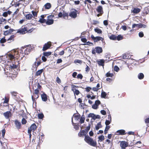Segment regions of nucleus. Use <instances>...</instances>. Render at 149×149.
<instances>
[{"label": "nucleus", "instance_id": "nucleus-25", "mask_svg": "<svg viewBox=\"0 0 149 149\" xmlns=\"http://www.w3.org/2000/svg\"><path fill=\"white\" fill-rule=\"evenodd\" d=\"M125 131L123 130H118L117 131V133L118 134L124 135L125 134Z\"/></svg>", "mask_w": 149, "mask_h": 149}, {"label": "nucleus", "instance_id": "nucleus-24", "mask_svg": "<svg viewBox=\"0 0 149 149\" xmlns=\"http://www.w3.org/2000/svg\"><path fill=\"white\" fill-rule=\"evenodd\" d=\"M39 93V90L37 89H36L34 90L33 93L34 95H37V96H36V95H35L36 99H37L39 97V96L38 95Z\"/></svg>", "mask_w": 149, "mask_h": 149}, {"label": "nucleus", "instance_id": "nucleus-23", "mask_svg": "<svg viewBox=\"0 0 149 149\" xmlns=\"http://www.w3.org/2000/svg\"><path fill=\"white\" fill-rule=\"evenodd\" d=\"M23 26H22L20 29H19V30H18L17 31V33H19L22 34H24L25 33V32L26 31H25L24 27V28H23Z\"/></svg>", "mask_w": 149, "mask_h": 149}, {"label": "nucleus", "instance_id": "nucleus-35", "mask_svg": "<svg viewBox=\"0 0 149 149\" xmlns=\"http://www.w3.org/2000/svg\"><path fill=\"white\" fill-rule=\"evenodd\" d=\"M138 77L139 79H142L144 78V75L143 73H140L138 74Z\"/></svg>", "mask_w": 149, "mask_h": 149}, {"label": "nucleus", "instance_id": "nucleus-50", "mask_svg": "<svg viewBox=\"0 0 149 149\" xmlns=\"http://www.w3.org/2000/svg\"><path fill=\"white\" fill-rule=\"evenodd\" d=\"M144 121L145 123L147 124V126H148V124H149V117L146 118L144 120Z\"/></svg>", "mask_w": 149, "mask_h": 149}, {"label": "nucleus", "instance_id": "nucleus-7", "mask_svg": "<svg viewBox=\"0 0 149 149\" xmlns=\"http://www.w3.org/2000/svg\"><path fill=\"white\" fill-rule=\"evenodd\" d=\"M91 38L93 40L94 42H97L100 40L103 41L104 40V38L101 37L96 36L95 37L93 35H91Z\"/></svg>", "mask_w": 149, "mask_h": 149}, {"label": "nucleus", "instance_id": "nucleus-64", "mask_svg": "<svg viewBox=\"0 0 149 149\" xmlns=\"http://www.w3.org/2000/svg\"><path fill=\"white\" fill-rule=\"evenodd\" d=\"M100 112L103 115H105L106 114V111L104 110H101L100 111Z\"/></svg>", "mask_w": 149, "mask_h": 149}, {"label": "nucleus", "instance_id": "nucleus-34", "mask_svg": "<svg viewBox=\"0 0 149 149\" xmlns=\"http://www.w3.org/2000/svg\"><path fill=\"white\" fill-rule=\"evenodd\" d=\"M52 54V52H43V54L44 56L47 57L50 55Z\"/></svg>", "mask_w": 149, "mask_h": 149}, {"label": "nucleus", "instance_id": "nucleus-59", "mask_svg": "<svg viewBox=\"0 0 149 149\" xmlns=\"http://www.w3.org/2000/svg\"><path fill=\"white\" fill-rule=\"evenodd\" d=\"M111 121L109 120H106L105 122V125H106V126H108L111 123Z\"/></svg>", "mask_w": 149, "mask_h": 149}, {"label": "nucleus", "instance_id": "nucleus-19", "mask_svg": "<svg viewBox=\"0 0 149 149\" xmlns=\"http://www.w3.org/2000/svg\"><path fill=\"white\" fill-rule=\"evenodd\" d=\"M3 115L6 118H8L10 117L11 116L12 114L11 112L9 111H7L5 112H4Z\"/></svg>", "mask_w": 149, "mask_h": 149}, {"label": "nucleus", "instance_id": "nucleus-48", "mask_svg": "<svg viewBox=\"0 0 149 149\" xmlns=\"http://www.w3.org/2000/svg\"><path fill=\"white\" fill-rule=\"evenodd\" d=\"M83 77V75L82 74H78L77 76V78L78 79H82Z\"/></svg>", "mask_w": 149, "mask_h": 149}, {"label": "nucleus", "instance_id": "nucleus-9", "mask_svg": "<svg viewBox=\"0 0 149 149\" xmlns=\"http://www.w3.org/2000/svg\"><path fill=\"white\" fill-rule=\"evenodd\" d=\"M37 126L34 123L32 124L30 126V127L28 128V131H30V132H31V131L34 132L35 130L37 129Z\"/></svg>", "mask_w": 149, "mask_h": 149}, {"label": "nucleus", "instance_id": "nucleus-42", "mask_svg": "<svg viewBox=\"0 0 149 149\" xmlns=\"http://www.w3.org/2000/svg\"><path fill=\"white\" fill-rule=\"evenodd\" d=\"M38 117L40 119H42L44 117V115L42 113H40L38 114Z\"/></svg>", "mask_w": 149, "mask_h": 149}, {"label": "nucleus", "instance_id": "nucleus-6", "mask_svg": "<svg viewBox=\"0 0 149 149\" xmlns=\"http://www.w3.org/2000/svg\"><path fill=\"white\" fill-rule=\"evenodd\" d=\"M77 11L76 9H72L69 14V16L72 18H75L77 17Z\"/></svg>", "mask_w": 149, "mask_h": 149}, {"label": "nucleus", "instance_id": "nucleus-5", "mask_svg": "<svg viewBox=\"0 0 149 149\" xmlns=\"http://www.w3.org/2000/svg\"><path fill=\"white\" fill-rule=\"evenodd\" d=\"M103 52V50L102 47H95V49L92 50V54L95 55L96 53L97 54H100Z\"/></svg>", "mask_w": 149, "mask_h": 149}, {"label": "nucleus", "instance_id": "nucleus-45", "mask_svg": "<svg viewBox=\"0 0 149 149\" xmlns=\"http://www.w3.org/2000/svg\"><path fill=\"white\" fill-rule=\"evenodd\" d=\"M41 63L42 62L41 61L40 59L39 61H37V64L36 65V62H35V64L36 65V68H37L38 66H39L41 64Z\"/></svg>", "mask_w": 149, "mask_h": 149}, {"label": "nucleus", "instance_id": "nucleus-30", "mask_svg": "<svg viewBox=\"0 0 149 149\" xmlns=\"http://www.w3.org/2000/svg\"><path fill=\"white\" fill-rule=\"evenodd\" d=\"M109 37L110 40H116V36L115 35L112 34L111 36H109Z\"/></svg>", "mask_w": 149, "mask_h": 149}, {"label": "nucleus", "instance_id": "nucleus-29", "mask_svg": "<svg viewBox=\"0 0 149 149\" xmlns=\"http://www.w3.org/2000/svg\"><path fill=\"white\" fill-rule=\"evenodd\" d=\"M14 55H15V59H16V60H17L18 59H19L20 60V58H17L16 56L18 57H19V52H18L17 51H14Z\"/></svg>", "mask_w": 149, "mask_h": 149}, {"label": "nucleus", "instance_id": "nucleus-54", "mask_svg": "<svg viewBox=\"0 0 149 149\" xmlns=\"http://www.w3.org/2000/svg\"><path fill=\"white\" fill-rule=\"evenodd\" d=\"M114 70L115 71L118 72L119 70L120 69L117 66L115 65L114 67Z\"/></svg>", "mask_w": 149, "mask_h": 149}, {"label": "nucleus", "instance_id": "nucleus-63", "mask_svg": "<svg viewBox=\"0 0 149 149\" xmlns=\"http://www.w3.org/2000/svg\"><path fill=\"white\" fill-rule=\"evenodd\" d=\"M100 104V102L99 100H96L95 102V104L98 106Z\"/></svg>", "mask_w": 149, "mask_h": 149}, {"label": "nucleus", "instance_id": "nucleus-49", "mask_svg": "<svg viewBox=\"0 0 149 149\" xmlns=\"http://www.w3.org/2000/svg\"><path fill=\"white\" fill-rule=\"evenodd\" d=\"M6 20L4 18H3L2 17L0 19V24H1L3 22H6Z\"/></svg>", "mask_w": 149, "mask_h": 149}, {"label": "nucleus", "instance_id": "nucleus-20", "mask_svg": "<svg viewBox=\"0 0 149 149\" xmlns=\"http://www.w3.org/2000/svg\"><path fill=\"white\" fill-rule=\"evenodd\" d=\"M141 9L138 8H134L131 10L132 13L135 14L139 13Z\"/></svg>", "mask_w": 149, "mask_h": 149}, {"label": "nucleus", "instance_id": "nucleus-57", "mask_svg": "<svg viewBox=\"0 0 149 149\" xmlns=\"http://www.w3.org/2000/svg\"><path fill=\"white\" fill-rule=\"evenodd\" d=\"M139 37L141 38L143 37L144 36V34L142 31L140 32L139 33Z\"/></svg>", "mask_w": 149, "mask_h": 149}, {"label": "nucleus", "instance_id": "nucleus-44", "mask_svg": "<svg viewBox=\"0 0 149 149\" xmlns=\"http://www.w3.org/2000/svg\"><path fill=\"white\" fill-rule=\"evenodd\" d=\"M95 116V115L93 113H90L88 115V117H92V118L94 119V118Z\"/></svg>", "mask_w": 149, "mask_h": 149}, {"label": "nucleus", "instance_id": "nucleus-53", "mask_svg": "<svg viewBox=\"0 0 149 149\" xmlns=\"http://www.w3.org/2000/svg\"><path fill=\"white\" fill-rule=\"evenodd\" d=\"M21 122L22 124H25L27 123V121L25 118H23L22 119Z\"/></svg>", "mask_w": 149, "mask_h": 149}, {"label": "nucleus", "instance_id": "nucleus-56", "mask_svg": "<svg viewBox=\"0 0 149 149\" xmlns=\"http://www.w3.org/2000/svg\"><path fill=\"white\" fill-rule=\"evenodd\" d=\"M85 118L84 117H81L80 119V123L82 124L84 123V122Z\"/></svg>", "mask_w": 149, "mask_h": 149}, {"label": "nucleus", "instance_id": "nucleus-4", "mask_svg": "<svg viewBox=\"0 0 149 149\" xmlns=\"http://www.w3.org/2000/svg\"><path fill=\"white\" fill-rule=\"evenodd\" d=\"M77 87H78L74 84H72L71 85V90L73 92L75 99L76 98V95H78L80 93V92L79 91L76 89L75 88H76Z\"/></svg>", "mask_w": 149, "mask_h": 149}, {"label": "nucleus", "instance_id": "nucleus-40", "mask_svg": "<svg viewBox=\"0 0 149 149\" xmlns=\"http://www.w3.org/2000/svg\"><path fill=\"white\" fill-rule=\"evenodd\" d=\"M0 142L1 146H2V148L3 149H5L6 148V147L5 146L7 147L6 143H3L1 141Z\"/></svg>", "mask_w": 149, "mask_h": 149}, {"label": "nucleus", "instance_id": "nucleus-26", "mask_svg": "<svg viewBox=\"0 0 149 149\" xmlns=\"http://www.w3.org/2000/svg\"><path fill=\"white\" fill-rule=\"evenodd\" d=\"M15 36L14 35H12L10 36V38L7 40V41H10V42H8V43H10L11 42H13L14 41V38Z\"/></svg>", "mask_w": 149, "mask_h": 149}, {"label": "nucleus", "instance_id": "nucleus-21", "mask_svg": "<svg viewBox=\"0 0 149 149\" xmlns=\"http://www.w3.org/2000/svg\"><path fill=\"white\" fill-rule=\"evenodd\" d=\"M97 62L99 66H104L105 61L104 59H100L97 60Z\"/></svg>", "mask_w": 149, "mask_h": 149}, {"label": "nucleus", "instance_id": "nucleus-11", "mask_svg": "<svg viewBox=\"0 0 149 149\" xmlns=\"http://www.w3.org/2000/svg\"><path fill=\"white\" fill-rule=\"evenodd\" d=\"M14 123L15 125L16 128L19 130L21 128L22 125L20 122H19L17 120H16L15 121Z\"/></svg>", "mask_w": 149, "mask_h": 149}, {"label": "nucleus", "instance_id": "nucleus-38", "mask_svg": "<svg viewBox=\"0 0 149 149\" xmlns=\"http://www.w3.org/2000/svg\"><path fill=\"white\" fill-rule=\"evenodd\" d=\"M107 77H112L113 76V74L112 73H110L109 71L107 72L105 75Z\"/></svg>", "mask_w": 149, "mask_h": 149}, {"label": "nucleus", "instance_id": "nucleus-18", "mask_svg": "<svg viewBox=\"0 0 149 149\" xmlns=\"http://www.w3.org/2000/svg\"><path fill=\"white\" fill-rule=\"evenodd\" d=\"M41 97L42 100L44 102H46L47 101V95L44 93L41 94Z\"/></svg>", "mask_w": 149, "mask_h": 149}, {"label": "nucleus", "instance_id": "nucleus-41", "mask_svg": "<svg viewBox=\"0 0 149 149\" xmlns=\"http://www.w3.org/2000/svg\"><path fill=\"white\" fill-rule=\"evenodd\" d=\"M38 22H40L41 23H46V20L44 18H41L40 19Z\"/></svg>", "mask_w": 149, "mask_h": 149}, {"label": "nucleus", "instance_id": "nucleus-10", "mask_svg": "<svg viewBox=\"0 0 149 149\" xmlns=\"http://www.w3.org/2000/svg\"><path fill=\"white\" fill-rule=\"evenodd\" d=\"M51 46V44L49 42L45 43L43 45L42 50L43 51H45L49 49Z\"/></svg>", "mask_w": 149, "mask_h": 149}, {"label": "nucleus", "instance_id": "nucleus-31", "mask_svg": "<svg viewBox=\"0 0 149 149\" xmlns=\"http://www.w3.org/2000/svg\"><path fill=\"white\" fill-rule=\"evenodd\" d=\"M43 71V70L42 69L38 70L37 72H36V73L35 74V75L37 76L40 75L42 73Z\"/></svg>", "mask_w": 149, "mask_h": 149}, {"label": "nucleus", "instance_id": "nucleus-58", "mask_svg": "<svg viewBox=\"0 0 149 149\" xmlns=\"http://www.w3.org/2000/svg\"><path fill=\"white\" fill-rule=\"evenodd\" d=\"M36 85H37V89L38 90H41V88H42V87L40 85L39 83H38Z\"/></svg>", "mask_w": 149, "mask_h": 149}, {"label": "nucleus", "instance_id": "nucleus-3", "mask_svg": "<svg viewBox=\"0 0 149 149\" xmlns=\"http://www.w3.org/2000/svg\"><path fill=\"white\" fill-rule=\"evenodd\" d=\"M54 17V15H50L47 17V19L46 20V24L47 25H49L53 24L54 20L53 18Z\"/></svg>", "mask_w": 149, "mask_h": 149}, {"label": "nucleus", "instance_id": "nucleus-52", "mask_svg": "<svg viewBox=\"0 0 149 149\" xmlns=\"http://www.w3.org/2000/svg\"><path fill=\"white\" fill-rule=\"evenodd\" d=\"M63 18L65 19L66 17L68 18V14L67 13H63Z\"/></svg>", "mask_w": 149, "mask_h": 149}, {"label": "nucleus", "instance_id": "nucleus-60", "mask_svg": "<svg viewBox=\"0 0 149 149\" xmlns=\"http://www.w3.org/2000/svg\"><path fill=\"white\" fill-rule=\"evenodd\" d=\"M56 82L58 83V84H60L61 82V81L60 79L58 77H57L56 78Z\"/></svg>", "mask_w": 149, "mask_h": 149}, {"label": "nucleus", "instance_id": "nucleus-2", "mask_svg": "<svg viewBox=\"0 0 149 149\" xmlns=\"http://www.w3.org/2000/svg\"><path fill=\"white\" fill-rule=\"evenodd\" d=\"M84 140L87 143L92 146L95 147L97 145L96 141H94L92 138L90 137L88 135L85 136Z\"/></svg>", "mask_w": 149, "mask_h": 149}, {"label": "nucleus", "instance_id": "nucleus-8", "mask_svg": "<svg viewBox=\"0 0 149 149\" xmlns=\"http://www.w3.org/2000/svg\"><path fill=\"white\" fill-rule=\"evenodd\" d=\"M32 49V48L29 46H26L25 48H23L22 49V50H23L24 52L25 55L29 54L31 51Z\"/></svg>", "mask_w": 149, "mask_h": 149}, {"label": "nucleus", "instance_id": "nucleus-16", "mask_svg": "<svg viewBox=\"0 0 149 149\" xmlns=\"http://www.w3.org/2000/svg\"><path fill=\"white\" fill-rule=\"evenodd\" d=\"M96 10L98 13H103V8L101 6H97L96 9Z\"/></svg>", "mask_w": 149, "mask_h": 149}, {"label": "nucleus", "instance_id": "nucleus-62", "mask_svg": "<svg viewBox=\"0 0 149 149\" xmlns=\"http://www.w3.org/2000/svg\"><path fill=\"white\" fill-rule=\"evenodd\" d=\"M2 137L4 138L5 136V134L6 131L4 129L2 131Z\"/></svg>", "mask_w": 149, "mask_h": 149}, {"label": "nucleus", "instance_id": "nucleus-27", "mask_svg": "<svg viewBox=\"0 0 149 149\" xmlns=\"http://www.w3.org/2000/svg\"><path fill=\"white\" fill-rule=\"evenodd\" d=\"M102 127V125H101V122H100L97 123V125L95 127V129L96 130H98L100 128Z\"/></svg>", "mask_w": 149, "mask_h": 149}, {"label": "nucleus", "instance_id": "nucleus-28", "mask_svg": "<svg viewBox=\"0 0 149 149\" xmlns=\"http://www.w3.org/2000/svg\"><path fill=\"white\" fill-rule=\"evenodd\" d=\"M44 7L45 9H49L51 7V5L50 3H47L45 5Z\"/></svg>", "mask_w": 149, "mask_h": 149}, {"label": "nucleus", "instance_id": "nucleus-12", "mask_svg": "<svg viewBox=\"0 0 149 149\" xmlns=\"http://www.w3.org/2000/svg\"><path fill=\"white\" fill-rule=\"evenodd\" d=\"M18 52H19V57L18 56L16 57L17 58H20V60H21L22 59L23 57H24V55H25L24 52L23 50L21 49L19 51H17Z\"/></svg>", "mask_w": 149, "mask_h": 149}, {"label": "nucleus", "instance_id": "nucleus-13", "mask_svg": "<svg viewBox=\"0 0 149 149\" xmlns=\"http://www.w3.org/2000/svg\"><path fill=\"white\" fill-rule=\"evenodd\" d=\"M143 144L140 141H137L135 144V146H134V147L131 149H134V148L136 147L139 148H141L142 146H143ZM129 149H130L129 148Z\"/></svg>", "mask_w": 149, "mask_h": 149}, {"label": "nucleus", "instance_id": "nucleus-47", "mask_svg": "<svg viewBox=\"0 0 149 149\" xmlns=\"http://www.w3.org/2000/svg\"><path fill=\"white\" fill-rule=\"evenodd\" d=\"M38 12V11H32L31 12V13H32V14L33 15V16H34V17H37V16Z\"/></svg>", "mask_w": 149, "mask_h": 149}, {"label": "nucleus", "instance_id": "nucleus-55", "mask_svg": "<svg viewBox=\"0 0 149 149\" xmlns=\"http://www.w3.org/2000/svg\"><path fill=\"white\" fill-rule=\"evenodd\" d=\"M74 63H78L81 64L82 63V61L79 60H75L74 61Z\"/></svg>", "mask_w": 149, "mask_h": 149}, {"label": "nucleus", "instance_id": "nucleus-37", "mask_svg": "<svg viewBox=\"0 0 149 149\" xmlns=\"http://www.w3.org/2000/svg\"><path fill=\"white\" fill-rule=\"evenodd\" d=\"M94 31L95 32L97 33L101 34L102 33V31L98 28L95 29Z\"/></svg>", "mask_w": 149, "mask_h": 149}, {"label": "nucleus", "instance_id": "nucleus-15", "mask_svg": "<svg viewBox=\"0 0 149 149\" xmlns=\"http://www.w3.org/2000/svg\"><path fill=\"white\" fill-rule=\"evenodd\" d=\"M87 133L86 132V131L84 130H81L79 132L78 134V135L79 137L83 136H84L85 137V136H87Z\"/></svg>", "mask_w": 149, "mask_h": 149}, {"label": "nucleus", "instance_id": "nucleus-1", "mask_svg": "<svg viewBox=\"0 0 149 149\" xmlns=\"http://www.w3.org/2000/svg\"><path fill=\"white\" fill-rule=\"evenodd\" d=\"M14 52L13 51L11 53H9L7 55V58L9 60L12 61L14 59L13 62H12V63L9 65L10 68L11 69L17 68L18 67H20L19 61L18 60H16L15 55H14Z\"/></svg>", "mask_w": 149, "mask_h": 149}, {"label": "nucleus", "instance_id": "nucleus-39", "mask_svg": "<svg viewBox=\"0 0 149 149\" xmlns=\"http://www.w3.org/2000/svg\"><path fill=\"white\" fill-rule=\"evenodd\" d=\"M91 128V125L89 123L88 125V126L86 127L85 128V131L86 132L87 134V133L89 131V130H90Z\"/></svg>", "mask_w": 149, "mask_h": 149}, {"label": "nucleus", "instance_id": "nucleus-32", "mask_svg": "<svg viewBox=\"0 0 149 149\" xmlns=\"http://www.w3.org/2000/svg\"><path fill=\"white\" fill-rule=\"evenodd\" d=\"M8 69L7 68H5L4 70L5 74L7 76L9 75L10 74V69H9V71H8Z\"/></svg>", "mask_w": 149, "mask_h": 149}, {"label": "nucleus", "instance_id": "nucleus-51", "mask_svg": "<svg viewBox=\"0 0 149 149\" xmlns=\"http://www.w3.org/2000/svg\"><path fill=\"white\" fill-rule=\"evenodd\" d=\"M98 139L100 141H103L104 139V137L103 135H101V136L98 137Z\"/></svg>", "mask_w": 149, "mask_h": 149}, {"label": "nucleus", "instance_id": "nucleus-14", "mask_svg": "<svg viewBox=\"0 0 149 149\" xmlns=\"http://www.w3.org/2000/svg\"><path fill=\"white\" fill-rule=\"evenodd\" d=\"M29 27V24H26V26L24 27V28L26 31L30 33L34 29H33V28H30Z\"/></svg>", "mask_w": 149, "mask_h": 149}, {"label": "nucleus", "instance_id": "nucleus-22", "mask_svg": "<svg viewBox=\"0 0 149 149\" xmlns=\"http://www.w3.org/2000/svg\"><path fill=\"white\" fill-rule=\"evenodd\" d=\"M10 99V97L9 96H5L4 98V100L3 102L4 104H7L8 105H6L7 106H9L8 102H9Z\"/></svg>", "mask_w": 149, "mask_h": 149}, {"label": "nucleus", "instance_id": "nucleus-17", "mask_svg": "<svg viewBox=\"0 0 149 149\" xmlns=\"http://www.w3.org/2000/svg\"><path fill=\"white\" fill-rule=\"evenodd\" d=\"M16 1L15 2L14 0H13L11 2V4L12 6H14L15 7H16L19 6L20 3L18 1L16 0Z\"/></svg>", "mask_w": 149, "mask_h": 149}, {"label": "nucleus", "instance_id": "nucleus-43", "mask_svg": "<svg viewBox=\"0 0 149 149\" xmlns=\"http://www.w3.org/2000/svg\"><path fill=\"white\" fill-rule=\"evenodd\" d=\"M107 95V94L105 92H102L101 94V97L102 98H105Z\"/></svg>", "mask_w": 149, "mask_h": 149}, {"label": "nucleus", "instance_id": "nucleus-33", "mask_svg": "<svg viewBox=\"0 0 149 149\" xmlns=\"http://www.w3.org/2000/svg\"><path fill=\"white\" fill-rule=\"evenodd\" d=\"M123 39V36L121 35H119L117 36H116V40L118 41L120 40Z\"/></svg>", "mask_w": 149, "mask_h": 149}, {"label": "nucleus", "instance_id": "nucleus-36", "mask_svg": "<svg viewBox=\"0 0 149 149\" xmlns=\"http://www.w3.org/2000/svg\"><path fill=\"white\" fill-rule=\"evenodd\" d=\"M32 17V15L31 14H27L25 16L26 19L28 20L31 19Z\"/></svg>", "mask_w": 149, "mask_h": 149}, {"label": "nucleus", "instance_id": "nucleus-46", "mask_svg": "<svg viewBox=\"0 0 149 149\" xmlns=\"http://www.w3.org/2000/svg\"><path fill=\"white\" fill-rule=\"evenodd\" d=\"M6 40L5 39V37L3 38L0 40V42L2 43H4L6 42Z\"/></svg>", "mask_w": 149, "mask_h": 149}, {"label": "nucleus", "instance_id": "nucleus-61", "mask_svg": "<svg viewBox=\"0 0 149 149\" xmlns=\"http://www.w3.org/2000/svg\"><path fill=\"white\" fill-rule=\"evenodd\" d=\"M42 61L44 62H46L47 61V58L45 57V56L43 55L42 57Z\"/></svg>", "mask_w": 149, "mask_h": 149}]
</instances>
